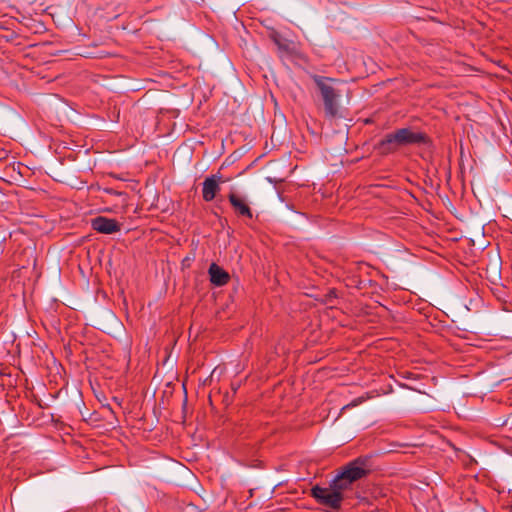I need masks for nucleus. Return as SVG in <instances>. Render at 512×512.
Wrapping results in <instances>:
<instances>
[{"instance_id": "1", "label": "nucleus", "mask_w": 512, "mask_h": 512, "mask_svg": "<svg viewBox=\"0 0 512 512\" xmlns=\"http://www.w3.org/2000/svg\"><path fill=\"white\" fill-rule=\"evenodd\" d=\"M312 79L323 101L325 114L329 117L336 116L339 112L342 94L341 89L338 87V81L334 78L320 75H313Z\"/></svg>"}, {"instance_id": "2", "label": "nucleus", "mask_w": 512, "mask_h": 512, "mask_svg": "<svg viewBox=\"0 0 512 512\" xmlns=\"http://www.w3.org/2000/svg\"><path fill=\"white\" fill-rule=\"evenodd\" d=\"M424 136L421 133L413 132L408 128L399 129L394 133L388 134L380 143L379 150L382 153H390L399 147L419 143L423 141Z\"/></svg>"}, {"instance_id": "3", "label": "nucleus", "mask_w": 512, "mask_h": 512, "mask_svg": "<svg viewBox=\"0 0 512 512\" xmlns=\"http://www.w3.org/2000/svg\"><path fill=\"white\" fill-rule=\"evenodd\" d=\"M311 496L318 504L324 507L326 512L339 511L344 500V495H340L330 485L329 487H320L318 485L312 487Z\"/></svg>"}, {"instance_id": "4", "label": "nucleus", "mask_w": 512, "mask_h": 512, "mask_svg": "<svg viewBox=\"0 0 512 512\" xmlns=\"http://www.w3.org/2000/svg\"><path fill=\"white\" fill-rule=\"evenodd\" d=\"M230 205L236 215L244 220H253V210L247 196L242 195L236 190L230 191L228 195Z\"/></svg>"}, {"instance_id": "5", "label": "nucleus", "mask_w": 512, "mask_h": 512, "mask_svg": "<svg viewBox=\"0 0 512 512\" xmlns=\"http://www.w3.org/2000/svg\"><path fill=\"white\" fill-rule=\"evenodd\" d=\"M340 473L348 479V481L354 483L364 478L369 473V470L366 467V460L359 457L345 465Z\"/></svg>"}, {"instance_id": "6", "label": "nucleus", "mask_w": 512, "mask_h": 512, "mask_svg": "<svg viewBox=\"0 0 512 512\" xmlns=\"http://www.w3.org/2000/svg\"><path fill=\"white\" fill-rule=\"evenodd\" d=\"M222 182V176L220 174H214L207 177L202 185V196L207 202L212 201L217 192L220 190V183Z\"/></svg>"}, {"instance_id": "7", "label": "nucleus", "mask_w": 512, "mask_h": 512, "mask_svg": "<svg viewBox=\"0 0 512 512\" xmlns=\"http://www.w3.org/2000/svg\"><path fill=\"white\" fill-rule=\"evenodd\" d=\"M208 272L210 275V281L215 286H223L227 284L230 279L229 274L215 263L210 265Z\"/></svg>"}, {"instance_id": "8", "label": "nucleus", "mask_w": 512, "mask_h": 512, "mask_svg": "<svg viewBox=\"0 0 512 512\" xmlns=\"http://www.w3.org/2000/svg\"><path fill=\"white\" fill-rule=\"evenodd\" d=\"M353 483L348 481L340 472L331 480L330 486L340 495H343L345 490H348Z\"/></svg>"}, {"instance_id": "9", "label": "nucleus", "mask_w": 512, "mask_h": 512, "mask_svg": "<svg viewBox=\"0 0 512 512\" xmlns=\"http://www.w3.org/2000/svg\"><path fill=\"white\" fill-rule=\"evenodd\" d=\"M94 228L102 234H113L120 231V226H94Z\"/></svg>"}, {"instance_id": "10", "label": "nucleus", "mask_w": 512, "mask_h": 512, "mask_svg": "<svg viewBox=\"0 0 512 512\" xmlns=\"http://www.w3.org/2000/svg\"><path fill=\"white\" fill-rule=\"evenodd\" d=\"M90 224H117V222L114 219H107L104 217H95L91 220Z\"/></svg>"}, {"instance_id": "11", "label": "nucleus", "mask_w": 512, "mask_h": 512, "mask_svg": "<svg viewBox=\"0 0 512 512\" xmlns=\"http://www.w3.org/2000/svg\"><path fill=\"white\" fill-rule=\"evenodd\" d=\"M365 401V398L364 397H358L354 400H352L349 404L345 405L343 407V409H346V408H352V407H356L357 405L363 403Z\"/></svg>"}, {"instance_id": "12", "label": "nucleus", "mask_w": 512, "mask_h": 512, "mask_svg": "<svg viewBox=\"0 0 512 512\" xmlns=\"http://www.w3.org/2000/svg\"><path fill=\"white\" fill-rule=\"evenodd\" d=\"M484 227L485 226H481V229L479 230L480 234L483 236L484 235Z\"/></svg>"}]
</instances>
